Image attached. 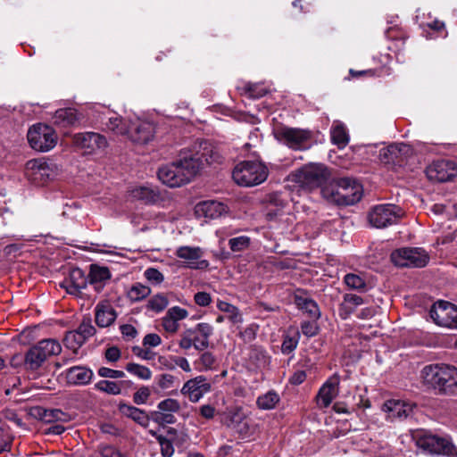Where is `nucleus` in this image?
I'll use <instances>...</instances> for the list:
<instances>
[{
	"mask_svg": "<svg viewBox=\"0 0 457 457\" xmlns=\"http://www.w3.org/2000/svg\"><path fill=\"white\" fill-rule=\"evenodd\" d=\"M203 168L198 154L181 152L179 158L159 168L158 179L170 187H179L189 183Z\"/></svg>",
	"mask_w": 457,
	"mask_h": 457,
	"instance_id": "obj_1",
	"label": "nucleus"
},
{
	"mask_svg": "<svg viewBox=\"0 0 457 457\" xmlns=\"http://www.w3.org/2000/svg\"><path fill=\"white\" fill-rule=\"evenodd\" d=\"M423 383L440 395H457V369L446 364H430L421 370Z\"/></svg>",
	"mask_w": 457,
	"mask_h": 457,
	"instance_id": "obj_2",
	"label": "nucleus"
},
{
	"mask_svg": "<svg viewBox=\"0 0 457 457\" xmlns=\"http://www.w3.org/2000/svg\"><path fill=\"white\" fill-rule=\"evenodd\" d=\"M322 194L337 205H353L361 199L362 187L353 179L340 178L324 187Z\"/></svg>",
	"mask_w": 457,
	"mask_h": 457,
	"instance_id": "obj_3",
	"label": "nucleus"
},
{
	"mask_svg": "<svg viewBox=\"0 0 457 457\" xmlns=\"http://www.w3.org/2000/svg\"><path fill=\"white\" fill-rule=\"evenodd\" d=\"M270 174L269 168L262 161H242L232 170L231 176L240 187H252L262 184Z\"/></svg>",
	"mask_w": 457,
	"mask_h": 457,
	"instance_id": "obj_4",
	"label": "nucleus"
},
{
	"mask_svg": "<svg viewBox=\"0 0 457 457\" xmlns=\"http://www.w3.org/2000/svg\"><path fill=\"white\" fill-rule=\"evenodd\" d=\"M328 168L322 163H309L295 173V181L303 188L312 190L323 186L329 178Z\"/></svg>",
	"mask_w": 457,
	"mask_h": 457,
	"instance_id": "obj_5",
	"label": "nucleus"
},
{
	"mask_svg": "<svg viewBox=\"0 0 457 457\" xmlns=\"http://www.w3.org/2000/svg\"><path fill=\"white\" fill-rule=\"evenodd\" d=\"M416 445L420 449L430 454L457 457V448L448 437L424 432L418 435Z\"/></svg>",
	"mask_w": 457,
	"mask_h": 457,
	"instance_id": "obj_6",
	"label": "nucleus"
},
{
	"mask_svg": "<svg viewBox=\"0 0 457 457\" xmlns=\"http://www.w3.org/2000/svg\"><path fill=\"white\" fill-rule=\"evenodd\" d=\"M61 352L62 346L57 340L43 339L27 352L25 364L30 370H37L48 358Z\"/></svg>",
	"mask_w": 457,
	"mask_h": 457,
	"instance_id": "obj_7",
	"label": "nucleus"
},
{
	"mask_svg": "<svg viewBox=\"0 0 457 457\" xmlns=\"http://www.w3.org/2000/svg\"><path fill=\"white\" fill-rule=\"evenodd\" d=\"M403 209L395 204H384L374 206L369 212L370 225L377 228H384L396 224L403 216Z\"/></svg>",
	"mask_w": 457,
	"mask_h": 457,
	"instance_id": "obj_8",
	"label": "nucleus"
},
{
	"mask_svg": "<svg viewBox=\"0 0 457 457\" xmlns=\"http://www.w3.org/2000/svg\"><path fill=\"white\" fill-rule=\"evenodd\" d=\"M392 262L398 267L423 268L428 261L427 252L420 247H403L392 252Z\"/></svg>",
	"mask_w": 457,
	"mask_h": 457,
	"instance_id": "obj_9",
	"label": "nucleus"
},
{
	"mask_svg": "<svg viewBox=\"0 0 457 457\" xmlns=\"http://www.w3.org/2000/svg\"><path fill=\"white\" fill-rule=\"evenodd\" d=\"M28 140L30 146L36 151L47 152L55 146L57 136L53 128L39 123L29 129Z\"/></svg>",
	"mask_w": 457,
	"mask_h": 457,
	"instance_id": "obj_10",
	"label": "nucleus"
},
{
	"mask_svg": "<svg viewBox=\"0 0 457 457\" xmlns=\"http://www.w3.org/2000/svg\"><path fill=\"white\" fill-rule=\"evenodd\" d=\"M247 410L237 407L230 411V437L235 440L249 439L254 433L253 422L247 415Z\"/></svg>",
	"mask_w": 457,
	"mask_h": 457,
	"instance_id": "obj_11",
	"label": "nucleus"
},
{
	"mask_svg": "<svg viewBox=\"0 0 457 457\" xmlns=\"http://www.w3.org/2000/svg\"><path fill=\"white\" fill-rule=\"evenodd\" d=\"M275 135L278 140L295 150L307 149L312 137L310 130L290 127L278 129Z\"/></svg>",
	"mask_w": 457,
	"mask_h": 457,
	"instance_id": "obj_12",
	"label": "nucleus"
},
{
	"mask_svg": "<svg viewBox=\"0 0 457 457\" xmlns=\"http://www.w3.org/2000/svg\"><path fill=\"white\" fill-rule=\"evenodd\" d=\"M429 316L440 327L457 328V306L447 301L436 302L429 310Z\"/></svg>",
	"mask_w": 457,
	"mask_h": 457,
	"instance_id": "obj_13",
	"label": "nucleus"
},
{
	"mask_svg": "<svg viewBox=\"0 0 457 457\" xmlns=\"http://www.w3.org/2000/svg\"><path fill=\"white\" fill-rule=\"evenodd\" d=\"M25 175L29 180L37 184L44 185L55 175L54 166L44 159H33L27 162Z\"/></svg>",
	"mask_w": 457,
	"mask_h": 457,
	"instance_id": "obj_14",
	"label": "nucleus"
},
{
	"mask_svg": "<svg viewBox=\"0 0 457 457\" xmlns=\"http://www.w3.org/2000/svg\"><path fill=\"white\" fill-rule=\"evenodd\" d=\"M73 145L85 154H93L107 146L106 138L99 133H77L72 137Z\"/></svg>",
	"mask_w": 457,
	"mask_h": 457,
	"instance_id": "obj_15",
	"label": "nucleus"
},
{
	"mask_svg": "<svg viewBox=\"0 0 457 457\" xmlns=\"http://www.w3.org/2000/svg\"><path fill=\"white\" fill-rule=\"evenodd\" d=\"M426 174L431 181L446 182L457 176V166L450 160L435 161L426 169Z\"/></svg>",
	"mask_w": 457,
	"mask_h": 457,
	"instance_id": "obj_16",
	"label": "nucleus"
},
{
	"mask_svg": "<svg viewBox=\"0 0 457 457\" xmlns=\"http://www.w3.org/2000/svg\"><path fill=\"white\" fill-rule=\"evenodd\" d=\"M340 376L334 373L320 387L315 397L320 408H328L339 393Z\"/></svg>",
	"mask_w": 457,
	"mask_h": 457,
	"instance_id": "obj_17",
	"label": "nucleus"
},
{
	"mask_svg": "<svg viewBox=\"0 0 457 457\" xmlns=\"http://www.w3.org/2000/svg\"><path fill=\"white\" fill-rule=\"evenodd\" d=\"M155 129L153 123L143 120L130 122L127 136L135 144L145 145L154 138Z\"/></svg>",
	"mask_w": 457,
	"mask_h": 457,
	"instance_id": "obj_18",
	"label": "nucleus"
},
{
	"mask_svg": "<svg viewBox=\"0 0 457 457\" xmlns=\"http://www.w3.org/2000/svg\"><path fill=\"white\" fill-rule=\"evenodd\" d=\"M211 391V383L204 376H197L187 380L181 388V394L187 395L190 402L197 403Z\"/></svg>",
	"mask_w": 457,
	"mask_h": 457,
	"instance_id": "obj_19",
	"label": "nucleus"
},
{
	"mask_svg": "<svg viewBox=\"0 0 457 457\" xmlns=\"http://www.w3.org/2000/svg\"><path fill=\"white\" fill-rule=\"evenodd\" d=\"M87 284L88 278L85 272L79 268H75L71 270L69 278L62 283V287L68 294L82 297L83 290L87 288Z\"/></svg>",
	"mask_w": 457,
	"mask_h": 457,
	"instance_id": "obj_20",
	"label": "nucleus"
},
{
	"mask_svg": "<svg viewBox=\"0 0 457 457\" xmlns=\"http://www.w3.org/2000/svg\"><path fill=\"white\" fill-rule=\"evenodd\" d=\"M117 318V312L107 300L100 301L95 307V321L99 328L112 326Z\"/></svg>",
	"mask_w": 457,
	"mask_h": 457,
	"instance_id": "obj_21",
	"label": "nucleus"
},
{
	"mask_svg": "<svg viewBox=\"0 0 457 457\" xmlns=\"http://www.w3.org/2000/svg\"><path fill=\"white\" fill-rule=\"evenodd\" d=\"M410 150L403 143L391 144L387 147L379 150V160L384 163L400 164L403 162V155Z\"/></svg>",
	"mask_w": 457,
	"mask_h": 457,
	"instance_id": "obj_22",
	"label": "nucleus"
},
{
	"mask_svg": "<svg viewBox=\"0 0 457 457\" xmlns=\"http://www.w3.org/2000/svg\"><path fill=\"white\" fill-rule=\"evenodd\" d=\"M226 211V205L215 200L204 201L195 207V213L198 218L216 219Z\"/></svg>",
	"mask_w": 457,
	"mask_h": 457,
	"instance_id": "obj_23",
	"label": "nucleus"
},
{
	"mask_svg": "<svg viewBox=\"0 0 457 457\" xmlns=\"http://www.w3.org/2000/svg\"><path fill=\"white\" fill-rule=\"evenodd\" d=\"M177 256L184 260L185 265L191 269H203L207 266L206 261H200L202 251L199 247L181 246L177 250Z\"/></svg>",
	"mask_w": 457,
	"mask_h": 457,
	"instance_id": "obj_24",
	"label": "nucleus"
},
{
	"mask_svg": "<svg viewBox=\"0 0 457 457\" xmlns=\"http://www.w3.org/2000/svg\"><path fill=\"white\" fill-rule=\"evenodd\" d=\"M87 278L88 284L94 288L96 294H99L104 289L106 282L111 278V273L106 267L92 264Z\"/></svg>",
	"mask_w": 457,
	"mask_h": 457,
	"instance_id": "obj_25",
	"label": "nucleus"
},
{
	"mask_svg": "<svg viewBox=\"0 0 457 457\" xmlns=\"http://www.w3.org/2000/svg\"><path fill=\"white\" fill-rule=\"evenodd\" d=\"M414 407V404L403 401L388 400L384 403L383 410L391 418L406 419L411 415Z\"/></svg>",
	"mask_w": 457,
	"mask_h": 457,
	"instance_id": "obj_26",
	"label": "nucleus"
},
{
	"mask_svg": "<svg viewBox=\"0 0 457 457\" xmlns=\"http://www.w3.org/2000/svg\"><path fill=\"white\" fill-rule=\"evenodd\" d=\"M92 370L84 366H74L65 371L68 383L72 385H87L93 378Z\"/></svg>",
	"mask_w": 457,
	"mask_h": 457,
	"instance_id": "obj_27",
	"label": "nucleus"
},
{
	"mask_svg": "<svg viewBox=\"0 0 457 457\" xmlns=\"http://www.w3.org/2000/svg\"><path fill=\"white\" fill-rule=\"evenodd\" d=\"M118 410L120 414L133 420L135 422L144 428L148 427L150 423V419L147 413L145 411L133 405H129L125 403H120Z\"/></svg>",
	"mask_w": 457,
	"mask_h": 457,
	"instance_id": "obj_28",
	"label": "nucleus"
},
{
	"mask_svg": "<svg viewBox=\"0 0 457 457\" xmlns=\"http://www.w3.org/2000/svg\"><path fill=\"white\" fill-rule=\"evenodd\" d=\"M364 303L361 296L354 294H345L343 302L339 305V315L342 319H347L355 312L358 306Z\"/></svg>",
	"mask_w": 457,
	"mask_h": 457,
	"instance_id": "obj_29",
	"label": "nucleus"
},
{
	"mask_svg": "<svg viewBox=\"0 0 457 457\" xmlns=\"http://www.w3.org/2000/svg\"><path fill=\"white\" fill-rule=\"evenodd\" d=\"M295 303L298 309L305 312L312 320H317L320 319V311L319 305L312 298L295 295Z\"/></svg>",
	"mask_w": 457,
	"mask_h": 457,
	"instance_id": "obj_30",
	"label": "nucleus"
},
{
	"mask_svg": "<svg viewBox=\"0 0 457 457\" xmlns=\"http://www.w3.org/2000/svg\"><path fill=\"white\" fill-rule=\"evenodd\" d=\"M200 148L202 152H194L193 154H198L201 161L204 162V161L209 164L212 163H220L224 157L220 154V151L208 142H203L200 144Z\"/></svg>",
	"mask_w": 457,
	"mask_h": 457,
	"instance_id": "obj_31",
	"label": "nucleus"
},
{
	"mask_svg": "<svg viewBox=\"0 0 457 457\" xmlns=\"http://www.w3.org/2000/svg\"><path fill=\"white\" fill-rule=\"evenodd\" d=\"M131 197L143 201L145 204H153L159 199L158 193L149 187H136L130 191Z\"/></svg>",
	"mask_w": 457,
	"mask_h": 457,
	"instance_id": "obj_32",
	"label": "nucleus"
},
{
	"mask_svg": "<svg viewBox=\"0 0 457 457\" xmlns=\"http://www.w3.org/2000/svg\"><path fill=\"white\" fill-rule=\"evenodd\" d=\"M79 120V113L75 109H60L55 112L54 121L55 124L66 127L74 125Z\"/></svg>",
	"mask_w": 457,
	"mask_h": 457,
	"instance_id": "obj_33",
	"label": "nucleus"
},
{
	"mask_svg": "<svg viewBox=\"0 0 457 457\" xmlns=\"http://www.w3.org/2000/svg\"><path fill=\"white\" fill-rule=\"evenodd\" d=\"M38 414L41 420L46 423L55 421L68 422L71 420V416L59 409H43Z\"/></svg>",
	"mask_w": 457,
	"mask_h": 457,
	"instance_id": "obj_34",
	"label": "nucleus"
},
{
	"mask_svg": "<svg viewBox=\"0 0 457 457\" xmlns=\"http://www.w3.org/2000/svg\"><path fill=\"white\" fill-rule=\"evenodd\" d=\"M104 126L107 130L112 131L115 135L124 136L128 132L129 124L118 115L112 114L107 118Z\"/></svg>",
	"mask_w": 457,
	"mask_h": 457,
	"instance_id": "obj_35",
	"label": "nucleus"
},
{
	"mask_svg": "<svg viewBox=\"0 0 457 457\" xmlns=\"http://www.w3.org/2000/svg\"><path fill=\"white\" fill-rule=\"evenodd\" d=\"M238 90L241 91V94L253 99L261 98L268 93L267 88L262 84L258 83H246L243 87H239Z\"/></svg>",
	"mask_w": 457,
	"mask_h": 457,
	"instance_id": "obj_36",
	"label": "nucleus"
},
{
	"mask_svg": "<svg viewBox=\"0 0 457 457\" xmlns=\"http://www.w3.org/2000/svg\"><path fill=\"white\" fill-rule=\"evenodd\" d=\"M278 402L279 395L274 391H269L268 393L259 396L256 403L262 410H271L275 408Z\"/></svg>",
	"mask_w": 457,
	"mask_h": 457,
	"instance_id": "obj_37",
	"label": "nucleus"
},
{
	"mask_svg": "<svg viewBox=\"0 0 457 457\" xmlns=\"http://www.w3.org/2000/svg\"><path fill=\"white\" fill-rule=\"evenodd\" d=\"M330 135L332 143L337 145L339 148L345 147L349 141L348 135L343 125L332 127Z\"/></svg>",
	"mask_w": 457,
	"mask_h": 457,
	"instance_id": "obj_38",
	"label": "nucleus"
},
{
	"mask_svg": "<svg viewBox=\"0 0 457 457\" xmlns=\"http://www.w3.org/2000/svg\"><path fill=\"white\" fill-rule=\"evenodd\" d=\"M85 342L84 337H82L76 330L69 331L64 337L65 346L72 350L74 353H77Z\"/></svg>",
	"mask_w": 457,
	"mask_h": 457,
	"instance_id": "obj_39",
	"label": "nucleus"
},
{
	"mask_svg": "<svg viewBox=\"0 0 457 457\" xmlns=\"http://www.w3.org/2000/svg\"><path fill=\"white\" fill-rule=\"evenodd\" d=\"M95 388L100 392L117 395L121 393L120 383L110 380H100L95 384Z\"/></svg>",
	"mask_w": 457,
	"mask_h": 457,
	"instance_id": "obj_40",
	"label": "nucleus"
},
{
	"mask_svg": "<svg viewBox=\"0 0 457 457\" xmlns=\"http://www.w3.org/2000/svg\"><path fill=\"white\" fill-rule=\"evenodd\" d=\"M126 370L144 380H148L152 377V371L149 368L134 362L128 363L126 365Z\"/></svg>",
	"mask_w": 457,
	"mask_h": 457,
	"instance_id": "obj_41",
	"label": "nucleus"
},
{
	"mask_svg": "<svg viewBox=\"0 0 457 457\" xmlns=\"http://www.w3.org/2000/svg\"><path fill=\"white\" fill-rule=\"evenodd\" d=\"M345 285L354 290L365 291L367 285L363 278L354 273H348L345 276Z\"/></svg>",
	"mask_w": 457,
	"mask_h": 457,
	"instance_id": "obj_42",
	"label": "nucleus"
},
{
	"mask_svg": "<svg viewBox=\"0 0 457 457\" xmlns=\"http://www.w3.org/2000/svg\"><path fill=\"white\" fill-rule=\"evenodd\" d=\"M258 326L252 323L245 328L237 326V336L239 337L245 343H250L255 339Z\"/></svg>",
	"mask_w": 457,
	"mask_h": 457,
	"instance_id": "obj_43",
	"label": "nucleus"
},
{
	"mask_svg": "<svg viewBox=\"0 0 457 457\" xmlns=\"http://www.w3.org/2000/svg\"><path fill=\"white\" fill-rule=\"evenodd\" d=\"M76 331L84 337L85 341L88 339L89 337H93L96 329L92 324L91 318L88 316L87 318H84L80 325L78 327Z\"/></svg>",
	"mask_w": 457,
	"mask_h": 457,
	"instance_id": "obj_44",
	"label": "nucleus"
},
{
	"mask_svg": "<svg viewBox=\"0 0 457 457\" xmlns=\"http://www.w3.org/2000/svg\"><path fill=\"white\" fill-rule=\"evenodd\" d=\"M150 293L151 290L148 287L137 283L131 287L129 296L132 301L137 302L148 296Z\"/></svg>",
	"mask_w": 457,
	"mask_h": 457,
	"instance_id": "obj_45",
	"label": "nucleus"
},
{
	"mask_svg": "<svg viewBox=\"0 0 457 457\" xmlns=\"http://www.w3.org/2000/svg\"><path fill=\"white\" fill-rule=\"evenodd\" d=\"M168 305V299L163 295H156L153 296L147 303V309L155 312L163 311Z\"/></svg>",
	"mask_w": 457,
	"mask_h": 457,
	"instance_id": "obj_46",
	"label": "nucleus"
},
{
	"mask_svg": "<svg viewBox=\"0 0 457 457\" xmlns=\"http://www.w3.org/2000/svg\"><path fill=\"white\" fill-rule=\"evenodd\" d=\"M215 363V358L210 352H205L201 354L200 358L195 361L196 369L199 371L211 370Z\"/></svg>",
	"mask_w": 457,
	"mask_h": 457,
	"instance_id": "obj_47",
	"label": "nucleus"
},
{
	"mask_svg": "<svg viewBox=\"0 0 457 457\" xmlns=\"http://www.w3.org/2000/svg\"><path fill=\"white\" fill-rule=\"evenodd\" d=\"M157 440L161 445V453L162 457H171L174 453V447L172 445L173 437L166 438L162 436H159Z\"/></svg>",
	"mask_w": 457,
	"mask_h": 457,
	"instance_id": "obj_48",
	"label": "nucleus"
},
{
	"mask_svg": "<svg viewBox=\"0 0 457 457\" xmlns=\"http://www.w3.org/2000/svg\"><path fill=\"white\" fill-rule=\"evenodd\" d=\"M262 203L266 204V206L269 207H274V206H284V202L281 198V194L278 192H273L265 195L262 199Z\"/></svg>",
	"mask_w": 457,
	"mask_h": 457,
	"instance_id": "obj_49",
	"label": "nucleus"
},
{
	"mask_svg": "<svg viewBox=\"0 0 457 457\" xmlns=\"http://www.w3.org/2000/svg\"><path fill=\"white\" fill-rule=\"evenodd\" d=\"M158 409L161 411L177 412L180 409V404L177 400L168 398L158 403Z\"/></svg>",
	"mask_w": 457,
	"mask_h": 457,
	"instance_id": "obj_50",
	"label": "nucleus"
},
{
	"mask_svg": "<svg viewBox=\"0 0 457 457\" xmlns=\"http://www.w3.org/2000/svg\"><path fill=\"white\" fill-rule=\"evenodd\" d=\"M250 244V237L246 236H240L237 237L230 238V250L242 251L246 249Z\"/></svg>",
	"mask_w": 457,
	"mask_h": 457,
	"instance_id": "obj_51",
	"label": "nucleus"
},
{
	"mask_svg": "<svg viewBox=\"0 0 457 457\" xmlns=\"http://www.w3.org/2000/svg\"><path fill=\"white\" fill-rule=\"evenodd\" d=\"M151 395V391L148 386H142L133 395V401L136 404H144L147 402Z\"/></svg>",
	"mask_w": 457,
	"mask_h": 457,
	"instance_id": "obj_52",
	"label": "nucleus"
},
{
	"mask_svg": "<svg viewBox=\"0 0 457 457\" xmlns=\"http://www.w3.org/2000/svg\"><path fill=\"white\" fill-rule=\"evenodd\" d=\"M144 276L149 282L154 285L161 284L164 279V277L162 274V272H160L157 269L154 268L146 269L144 272Z\"/></svg>",
	"mask_w": 457,
	"mask_h": 457,
	"instance_id": "obj_53",
	"label": "nucleus"
},
{
	"mask_svg": "<svg viewBox=\"0 0 457 457\" xmlns=\"http://www.w3.org/2000/svg\"><path fill=\"white\" fill-rule=\"evenodd\" d=\"M302 333L307 337H312L316 336L319 333V327L316 323V320H312L311 321H303L301 324Z\"/></svg>",
	"mask_w": 457,
	"mask_h": 457,
	"instance_id": "obj_54",
	"label": "nucleus"
},
{
	"mask_svg": "<svg viewBox=\"0 0 457 457\" xmlns=\"http://www.w3.org/2000/svg\"><path fill=\"white\" fill-rule=\"evenodd\" d=\"M166 315L175 322L179 323V320H182L187 317L188 312L186 309L174 306L168 310Z\"/></svg>",
	"mask_w": 457,
	"mask_h": 457,
	"instance_id": "obj_55",
	"label": "nucleus"
},
{
	"mask_svg": "<svg viewBox=\"0 0 457 457\" xmlns=\"http://www.w3.org/2000/svg\"><path fill=\"white\" fill-rule=\"evenodd\" d=\"M97 373L102 378H122L125 377V373L122 370H112L107 367L99 368Z\"/></svg>",
	"mask_w": 457,
	"mask_h": 457,
	"instance_id": "obj_56",
	"label": "nucleus"
},
{
	"mask_svg": "<svg viewBox=\"0 0 457 457\" xmlns=\"http://www.w3.org/2000/svg\"><path fill=\"white\" fill-rule=\"evenodd\" d=\"M297 345H298V338L287 336V337H285V338L283 340L281 350H282L283 353L288 354V353H292L296 348Z\"/></svg>",
	"mask_w": 457,
	"mask_h": 457,
	"instance_id": "obj_57",
	"label": "nucleus"
},
{
	"mask_svg": "<svg viewBox=\"0 0 457 457\" xmlns=\"http://www.w3.org/2000/svg\"><path fill=\"white\" fill-rule=\"evenodd\" d=\"M192 332V342L193 346L199 351H203L209 345V340L205 337H202L200 335L196 334L195 331L191 330Z\"/></svg>",
	"mask_w": 457,
	"mask_h": 457,
	"instance_id": "obj_58",
	"label": "nucleus"
},
{
	"mask_svg": "<svg viewBox=\"0 0 457 457\" xmlns=\"http://www.w3.org/2000/svg\"><path fill=\"white\" fill-rule=\"evenodd\" d=\"M154 420L161 424H172L176 419L173 414L166 413V411L155 412Z\"/></svg>",
	"mask_w": 457,
	"mask_h": 457,
	"instance_id": "obj_59",
	"label": "nucleus"
},
{
	"mask_svg": "<svg viewBox=\"0 0 457 457\" xmlns=\"http://www.w3.org/2000/svg\"><path fill=\"white\" fill-rule=\"evenodd\" d=\"M284 206H266L265 218L269 221L276 220L277 218L281 215Z\"/></svg>",
	"mask_w": 457,
	"mask_h": 457,
	"instance_id": "obj_60",
	"label": "nucleus"
},
{
	"mask_svg": "<svg viewBox=\"0 0 457 457\" xmlns=\"http://www.w3.org/2000/svg\"><path fill=\"white\" fill-rule=\"evenodd\" d=\"M175 377L170 374H162L158 378V386L162 389H169L173 386Z\"/></svg>",
	"mask_w": 457,
	"mask_h": 457,
	"instance_id": "obj_61",
	"label": "nucleus"
},
{
	"mask_svg": "<svg viewBox=\"0 0 457 457\" xmlns=\"http://www.w3.org/2000/svg\"><path fill=\"white\" fill-rule=\"evenodd\" d=\"M162 339L159 335L150 333L145 336L143 339V345L145 346L155 347L161 345Z\"/></svg>",
	"mask_w": 457,
	"mask_h": 457,
	"instance_id": "obj_62",
	"label": "nucleus"
},
{
	"mask_svg": "<svg viewBox=\"0 0 457 457\" xmlns=\"http://www.w3.org/2000/svg\"><path fill=\"white\" fill-rule=\"evenodd\" d=\"M191 330L195 331L196 334L202 337H205L207 340L212 334V327L207 323H199L195 328Z\"/></svg>",
	"mask_w": 457,
	"mask_h": 457,
	"instance_id": "obj_63",
	"label": "nucleus"
},
{
	"mask_svg": "<svg viewBox=\"0 0 457 457\" xmlns=\"http://www.w3.org/2000/svg\"><path fill=\"white\" fill-rule=\"evenodd\" d=\"M191 335H192L191 329H187V331H185L183 333L181 339L179 343V346L182 349L188 350L193 346V342H192L193 339H192Z\"/></svg>",
	"mask_w": 457,
	"mask_h": 457,
	"instance_id": "obj_64",
	"label": "nucleus"
}]
</instances>
